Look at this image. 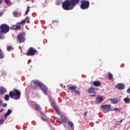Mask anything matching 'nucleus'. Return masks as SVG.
<instances>
[{
	"mask_svg": "<svg viewBox=\"0 0 130 130\" xmlns=\"http://www.w3.org/2000/svg\"><path fill=\"white\" fill-rule=\"evenodd\" d=\"M79 2L80 0H65L62 3V8L64 10H72Z\"/></svg>",
	"mask_w": 130,
	"mask_h": 130,
	"instance_id": "1",
	"label": "nucleus"
},
{
	"mask_svg": "<svg viewBox=\"0 0 130 130\" xmlns=\"http://www.w3.org/2000/svg\"><path fill=\"white\" fill-rule=\"evenodd\" d=\"M9 95L12 99H14V100H19L21 98V92L19 89L14 88L13 90H11V91H10Z\"/></svg>",
	"mask_w": 130,
	"mask_h": 130,
	"instance_id": "2",
	"label": "nucleus"
},
{
	"mask_svg": "<svg viewBox=\"0 0 130 130\" xmlns=\"http://www.w3.org/2000/svg\"><path fill=\"white\" fill-rule=\"evenodd\" d=\"M10 29L9 25L6 23H3L0 25V34H7Z\"/></svg>",
	"mask_w": 130,
	"mask_h": 130,
	"instance_id": "3",
	"label": "nucleus"
},
{
	"mask_svg": "<svg viewBox=\"0 0 130 130\" xmlns=\"http://www.w3.org/2000/svg\"><path fill=\"white\" fill-rule=\"evenodd\" d=\"M34 83L36 85L39 86L45 94H47V90L48 89L47 86H46L45 84L40 82V81H34Z\"/></svg>",
	"mask_w": 130,
	"mask_h": 130,
	"instance_id": "4",
	"label": "nucleus"
},
{
	"mask_svg": "<svg viewBox=\"0 0 130 130\" xmlns=\"http://www.w3.org/2000/svg\"><path fill=\"white\" fill-rule=\"evenodd\" d=\"M90 6L89 1L82 0L81 1L80 8L83 10L88 9Z\"/></svg>",
	"mask_w": 130,
	"mask_h": 130,
	"instance_id": "5",
	"label": "nucleus"
},
{
	"mask_svg": "<svg viewBox=\"0 0 130 130\" xmlns=\"http://www.w3.org/2000/svg\"><path fill=\"white\" fill-rule=\"evenodd\" d=\"M68 89L71 90L72 92H75L76 94L80 95L81 94L80 90H77V86L76 85H69L68 86Z\"/></svg>",
	"mask_w": 130,
	"mask_h": 130,
	"instance_id": "6",
	"label": "nucleus"
},
{
	"mask_svg": "<svg viewBox=\"0 0 130 130\" xmlns=\"http://www.w3.org/2000/svg\"><path fill=\"white\" fill-rule=\"evenodd\" d=\"M25 32H20L17 36V39L19 43H24L25 41Z\"/></svg>",
	"mask_w": 130,
	"mask_h": 130,
	"instance_id": "7",
	"label": "nucleus"
},
{
	"mask_svg": "<svg viewBox=\"0 0 130 130\" xmlns=\"http://www.w3.org/2000/svg\"><path fill=\"white\" fill-rule=\"evenodd\" d=\"M36 53H37V50H36V49H34L32 47H31L27 52V56H34Z\"/></svg>",
	"mask_w": 130,
	"mask_h": 130,
	"instance_id": "8",
	"label": "nucleus"
},
{
	"mask_svg": "<svg viewBox=\"0 0 130 130\" xmlns=\"http://www.w3.org/2000/svg\"><path fill=\"white\" fill-rule=\"evenodd\" d=\"M102 108L104 109V113H108L109 110L111 109V105H103L102 106Z\"/></svg>",
	"mask_w": 130,
	"mask_h": 130,
	"instance_id": "9",
	"label": "nucleus"
},
{
	"mask_svg": "<svg viewBox=\"0 0 130 130\" xmlns=\"http://www.w3.org/2000/svg\"><path fill=\"white\" fill-rule=\"evenodd\" d=\"M51 106L54 108V110L56 111V113L60 115V112L59 110H58L56 104L55 103H51Z\"/></svg>",
	"mask_w": 130,
	"mask_h": 130,
	"instance_id": "10",
	"label": "nucleus"
},
{
	"mask_svg": "<svg viewBox=\"0 0 130 130\" xmlns=\"http://www.w3.org/2000/svg\"><path fill=\"white\" fill-rule=\"evenodd\" d=\"M20 29H21V25H12V26H11V29L19 30Z\"/></svg>",
	"mask_w": 130,
	"mask_h": 130,
	"instance_id": "11",
	"label": "nucleus"
},
{
	"mask_svg": "<svg viewBox=\"0 0 130 130\" xmlns=\"http://www.w3.org/2000/svg\"><path fill=\"white\" fill-rule=\"evenodd\" d=\"M7 91V89L5 87H0V94H4Z\"/></svg>",
	"mask_w": 130,
	"mask_h": 130,
	"instance_id": "12",
	"label": "nucleus"
},
{
	"mask_svg": "<svg viewBox=\"0 0 130 130\" xmlns=\"http://www.w3.org/2000/svg\"><path fill=\"white\" fill-rule=\"evenodd\" d=\"M60 120H61V121H62V122H63L64 123H66V122H67V121H68L66 117H65V116L64 115H61Z\"/></svg>",
	"mask_w": 130,
	"mask_h": 130,
	"instance_id": "13",
	"label": "nucleus"
},
{
	"mask_svg": "<svg viewBox=\"0 0 130 130\" xmlns=\"http://www.w3.org/2000/svg\"><path fill=\"white\" fill-rule=\"evenodd\" d=\"M119 89H124L125 87V84H123V83H119L118 85Z\"/></svg>",
	"mask_w": 130,
	"mask_h": 130,
	"instance_id": "14",
	"label": "nucleus"
},
{
	"mask_svg": "<svg viewBox=\"0 0 130 130\" xmlns=\"http://www.w3.org/2000/svg\"><path fill=\"white\" fill-rule=\"evenodd\" d=\"M88 90V93H93L95 92L94 87H89Z\"/></svg>",
	"mask_w": 130,
	"mask_h": 130,
	"instance_id": "15",
	"label": "nucleus"
},
{
	"mask_svg": "<svg viewBox=\"0 0 130 130\" xmlns=\"http://www.w3.org/2000/svg\"><path fill=\"white\" fill-rule=\"evenodd\" d=\"M12 112V110H11L10 109H9L8 110L7 112L5 114V118H7V117H8V116L10 115V114H11Z\"/></svg>",
	"mask_w": 130,
	"mask_h": 130,
	"instance_id": "16",
	"label": "nucleus"
},
{
	"mask_svg": "<svg viewBox=\"0 0 130 130\" xmlns=\"http://www.w3.org/2000/svg\"><path fill=\"white\" fill-rule=\"evenodd\" d=\"M93 84L94 85V86H100V85H101V82L100 81H93Z\"/></svg>",
	"mask_w": 130,
	"mask_h": 130,
	"instance_id": "17",
	"label": "nucleus"
},
{
	"mask_svg": "<svg viewBox=\"0 0 130 130\" xmlns=\"http://www.w3.org/2000/svg\"><path fill=\"white\" fill-rule=\"evenodd\" d=\"M110 101L113 104H117V103H118V102L117 99H116V98H114V99H110Z\"/></svg>",
	"mask_w": 130,
	"mask_h": 130,
	"instance_id": "18",
	"label": "nucleus"
},
{
	"mask_svg": "<svg viewBox=\"0 0 130 130\" xmlns=\"http://www.w3.org/2000/svg\"><path fill=\"white\" fill-rule=\"evenodd\" d=\"M5 54L3 52L2 50L0 49V59H3V58H5Z\"/></svg>",
	"mask_w": 130,
	"mask_h": 130,
	"instance_id": "19",
	"label": "nucleus"
},
{
	"mask_svg": "<svg viewBox=\"0 0 130 130\" xmlns=\"http://www.w3.org/2000/svg\"><path fill=\"white\" fill-rule=\"evenodd\" d=\"M35 109H36V110H38V111L41 110V107H40V106H39L38 104H35Z\"/></svg>",
	"mask_w": 130,
	"mask_h": 130,
	"instance_id": "20",
	"label": "nucleus"
},
{
	"mask_svg": "<svg viewBox=\"0 0 130 130\" xmlns=\"http://www.w3.org/2000/svg\"><path fill=\"white\" fill-rule=\"evenodd\" d=\"M123 101L126 104H129V103H130L129 98H124L123 99Z\"/></svg>",
	"mask_w": 130,
	"mask_h": 130,
	"instance_id": "21",
	"label": "nucleus"
},
{
	"mask_svg": "<svg viewBox=\"0 0 130 130\" xmlns=\"http://www.w3.org/2000/svg\"><path fill=\"white\" fill-rule=\"evenodd\" d=\"M108 74V79H109V80H111L113 78V75L112 73H111L110 72H109Z\"/></svg>",
	"mask_w": 130,
	"mask_h": 130,
	"instance_id": "22",
	"label": "nucleus"
},
{
	"mask_svg": "<svg viewBox=\"0 0 130 130\" xmlns=\"http://www.w3.org/2000/svg\"><path fill=\"white\" fill-rule=\"evenodd\" d=\"M96 100H98L100 103H102L103 101V98H102V96H99L96 97Z\"/></svg>",
	"mask_w": 130,
	"mask_h": 130,
	"instance_id": "23",
	"label": "nucleus"
},
{
	"mask_svg": "<svg viewBox=\"0 0 130 130\" xmlns=\"http://www.w3.org/2000/svg\"><path fill=\"white\" fill-rule=\"evenodd\" d=\"M68 124L71 126V128H73L74 127V123L73 122H72L71 121H68Z\"/></svg>",
	"mask_w": 130,
	"mask_h": 130,
	"instance_id": "24",
	"label": "nucleus"
},
{
	"mask_svg": "<svg viewBox=\"0 0 130 130\" xmlns=\"http://www.w3.org/2000/svg\"><path fill=\"white\" fill-rule=\"evenodd\" d=\"M29 11H30V7L27 6L26 10L25 11V15H27L28 14Z\"/></svg>",
	"mask_w": 130,
	"mask_h": 130,
	"instance_id": "25",
	"label": "nucleus"
},
{
	"mask_svg": "<svg viewBox=\"0 0 130 130\" xmlns=\"http://www.w3.org/2000/svg\"><path fill=\"white\" fill-rule=\"evenodd\" d=\"M13 14L14 16L19 15L20 13L18 11H13Z\"/></svg>",
	"mask_w": 130,
	"mask_h": 130,
	"instance_id": "26",
	"label": "nucleus"
},
{
	"mask_svg": "<svg viewBox=\"0 0 130 130\" xmlns=\"http://www.w3.org/2000/svg\"><path fill=\"white\" fill-rule=\"evenodd\" d=\"M4 1L7 5H11V2L10 0H4Z\"/></svg>",
	"mask_w": 130,
	"mask_h": 130,
	"instance_id": "27",
	"label": "nucleus"
},
{
	"mask_svg": "<svg viewBox=\"0 0 130 130\" xmlns=\"http://www.w3.org/2000/svg\"><path fill=\"white\" fill-rule=\"evenodd\" d=\"M9 98H10V96H9V94H5V100H6V101H9Z\"/></svg>",
	"mask_w": 130,
	"mask_h": 130,
	"instance_id": "28",
	"label": "nucleus"
},
{
	"mask_svg": "<svg viewBox=\"0 0 130 130\" xmlns=\"http://www.w3.org/2000/svg\"><path fill=\"white\" fill-rule=\"evenodd\" d=\"M5 39V36L3 34H0V40H4Z\"/></svg>",
	"mask_w": 130,
	"mask_h": 130,
	"instance_id": "29",
	"label": "nucleus"
},
{
	"mask_svg": "<svg viewBox=\"0 0 130 130\" xmlns=\"http://www.w3.org/2000/svg\"><path fill=\"white\" fill-rule=\"evenodd\" d=\"M12 49V46H8V47H7V49L8 51H10V50H11Z\"/></svg>",
	"mask_w": 130,
	"mask_h": 130,
	"instance_id": "30",
	"label": "nucleus"
},
{
	"mask_svg": "<svg viewBox=\"0 0 130 130\" xmlns=\"http://www.w3.org/2000/svg\"><path fill=\"white\" fill-rule=\"evenodd\" d=\"M4 121L5 120H4V119H0V125L3 124Z\"/></svg>",
	"mask_w": 130,
	"mask_h": 130,
	"instance_id": "31",
	"label": "nucleus"
},
{
	"mask_svg": "<svg viewBox=\"0 0 130 130\" xmlns=\"http://www.w3.org/2000/svg\"><path fill=\"white\" fill-rule=\"evenodd\" d=\"M25 22L26 21H29V17L28 16H26V17L25 18Z\"/></svg>",
	"mask_w": 130,
	"mask_h": 130,
	"instance_id": "32",
	"label": "nucleus"
},
{
	"mask_svg": "<svg viewBox=\"0 0 130 130\" xmlns=\"http://www.w3.org/2000/svg\"><path fill=\"white\" fill-rule=\"evenodd\" d=\"M126 91H127V92H128V93H130V86L128 87V88H127Z\"/></svg>",
	"mask_w": 130,
	"mask_h": 130,
	"instance_id": "33",
	"label": "nucleus"
},
{
	"mask_svg": "<svg viewBox=\"0 0 130 130\" xmlns=\"http://www.w3.org/2000/svg\"><path fill=\"white\" fill-rule=\"evenodd\" d=\"M114 111H120L119 108H114Z\"/></svg>",
	"mask_w": 130,
	"mask_h": 130,
	"instance_id": "34",
	"label": "nucleus"
},
{
	"mask_svg": "<svg viewBox=\"0 0 130 130\" xmlns=\"http://www.w3.org/2000/svg\"><path fill=\"white\" fill-rule=\"evenodd\" d=\"M20 23H25V19H23V20H21Z\"/></svg>",
	"mask_w": 130,
	"mask_h": 130,
	"instance_id": "35",
	"label": "nucleus"
},
{
	"mask_svg": "<svg viewBox=\"0 0 130 130\" xmlns=\"http://www.w3.org/2000/svg\"><path fill=\"white\" fill-rule=\"evenodd\" d=\"M41 118L42 119V120H43V121H46V119L44 117H41Z\"/></svg>",
	"mask_w": 130,
	"mask_h": 130,
	"instance_id": "36",
	"label": "nucleus"
},
{
	"mask_svg": "<svg viewBox=\"0 0 130 130\" xmlns=\"http://www.w3.org/2000/svg\"><path fill=\"white\" fill-rule=\"evenodd\" d=\"M60 2H59L58 1H57L56 3V5H60Z\"/></svg>",
	"mask_w": 130,
	"mask_h": 130,
	"instance_id": "37",
	"label": "nucleus"
},
{
	"mask_svg": "<svg viewBox=\"0 0 130 130\" xmlns=\"http://www.w3.org/2000/svg\"><path fill=\"white\" fill-rule=\"evenodd\" d=\"M3 105V102H2L1 100H0V107H1Z\"/></svg>",
	"mask_w": 130,
	"mask_h": 130,
	"instance_id": "38",
	"label": "nucleus"
},
{
	"mask_svg": "<svg viewBox=\"0 0 130 130\" xmlns=\"http://www.w3.org/2000/svg\"><path fill=\"white\" fill-rule=\"evenodd\" d=\"M7 104H3V107H7Z\"/></svg>",
	"mask_w": 130,
	"mask_h": 130,
	"instance_id": "39",
	"label": "nucleus"
},
{
	"mask_svg": "<svg viewBox=\"0 0 130 130\" xmlns=\"http://www.w3.org/2000/svg\"><path fill=\"white\" fill-rule=\"evenodd\" d=\"M88 113V111H86V112H84V116H86Z\"/></svg>",
	"mask_w": 130,
	"mask_h": 130,
	"instance_id": "40",
	"label": "nucleus"
},
{
	"mask_svg": "<svg viewBox=\"0 0 130 130\" xmlns=\"http://www.w3.org/2000/svg\"><path fill=\"white\" fill-rule=\"evenodd\" d=\"M33 88L35 89H37V88H38V86H33Z\"/></svg>",
	"mask_w": 130,
	"mask_h": 130,
	"instance_id": "41",
	"label": "nucleus"
},
{
	"mask_svg": "<svg viewBox=\"0 0 130 130\" xmlns=\"http://www.w3.org/2000/svg\"><path fill=\"white\" fill-rule=\"evenodd\" d=\"M3 111H4V109H1V110H0V113H2Z\"/></svg>",
	"mask_w": 130,
	"mask_h": 130,
	"instance_id": "42",
	"label": "nucleus"
},
{
	"mask_svg": "<svg viewBox=\"0 0 130 130\" xmlns=\"http://www.w3.org/2000/svg\"><path fill=\"white\" fill-rule=\"evenodd\" d=\"M123 120V119H121V120H120V123H122Z\"/></svg>",
	"mask_w": 130,
	"mask_h": 130,
	"instance_id": "43",
	"label": "nucleus"
},
{
	"mask_svg": "<svg viewBox=\"0 0 130 130\" xmlns=\"http://www.w3.org/2000/svg\"><path fill=\"white\" fill-rule=\"evenodd\" d=\"M91 95H92V96H94L95 95V94H91Z\"/></svg>",
	"mask_w": 130,
	"mask_h": 130,
	"instance_id": "44",
	"label": "nucleus"
},
{
	"mask_svg": "<svg viewBox=\"0 0 130 130\" xmlns=\"http://www.w3.org/2000/svg\"><path fill=\"white\" fill-rule=\"evenodd\" d=\"M57 121H60V119H57Z\"/></svg>",
	"mask_w": 130,
	"mask_h": 130,
	"instance_id": "45",
	"label": "nucleus"
},
{
	"mask_svg": "<svg viewBox=\"0 0 130 130\" xmlns=\"http://www.w3.org/2000/svg\"><path fill=\"white\" fill-rule=\"evenodd\" d=\"M1 3H2V1H0V5L1 4Z\"/></svg>",
	"mask_w": 130,
	"mask_h": 130,
	"instance_id": "46",
	"label": "nucleus"
},
{
	"mask_svg": "<svg viewBox=\"0 0 130 130\" xmlns=\"http://www.w3.org/2000/svg\"><path fill=\"white\" fill-rule=\"evenodd\" d=\"M26 1H30V0H26Z\"/></svg>",
	"mask_w": 130,
	"mask_h": 130,
	"instance_id": "47",
	"label": "nucleus"
},
{
	"mask_svg": "<svg viewBox=\"0 0 130 130\" xmlns=\"http://www.w3.org/2000/svg\"><path fill=\"white\" fill-rule=\"evenodd\" d=\"M60 85H61V86H62V84H60Z\"/></svg>",
	"mask_w": 130,
	"mask_h": 130,
	"instance_id": "48",
	"label": "nucleus"
},
{
	"mask_svg": "<svg viewBox=\"0 0 130 130\" xmlns=\"http://www.w3.org/2000/svg\"><path fill=\"white\" fill-rule=\"evenodd\" d=\"M64 87H65V85H64Z\"/></svg>",
	"mask_w": 130,
	"mask_h": 130,
	"instance_id": "49",
	"label": "nucleus"
},
{
	"mask_svg": "<svg viewBox=\"0 0 130 130\" xmlns=\"http://www.w3.org/2000/svg\"><path fill=\"white\" fill-rule=\"evenodd\" d=\"M59 1H61V0H59Z\"/></svg>",
	"mask_w": 130,
	"mask_h": 130,
	"instance_id": "50",
	"label": "nucleus"
}]
</instances>
